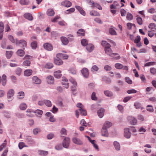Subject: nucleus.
Wrapping results in <instances>:
<instances>
[{"instance_id":"f257e3e1","label":"nucleus","mask_w":156,"mask_h":156,"mask_svg":"<svg viewBox=\"0 0 156 156\" xmlns=\"http://www.w3.org/2000/svg\"><path fill=\"white\" fill-rule=\"evenodd\" d=\"M76 106L77 107L79 108V110L80 114L82 115H87V112L81 103H78L76 105Z\"/></svg>"},{"instance_id":"f03ea898","label":"nucleus","mask_w":156,"mask_h":156,"mask_svg":"<svg viewBox=\"0 0 156 156\" xmlns=\"http://www.w3.org/2000/svg\"><path fill=\"white\" fill-rule=\"evenodd\" d=\"M87 2L91 5V7L92 8L96 7L100 10L102 9L101 6L98 3L94 2L92 0H87Z\"/></svg>"},{"instance_id":"7ed1b4c3","label":"nucleus","mask_w":156,"mask_h":156,"mask_svg":"<svg viewBox=\"0 0 156 156\" xmlns=\"http://www.w3.org/2000/svg\"><path fill=\"white\" fill-rule=\"evenodd\" d=\"M110 44H108V46L105 47L104 50L105 53L108 55L111 56L112 55H117L116 53H112V51L111 48Z\"/></svg>"},{"instance_id":"20e7f679","label":"nucleus","mask_w":156,"mask_h":156,"mask_svg":"<svg viewBox=\"0 0 156 156\" xmlns=\"http://www.w3.org/2000/svg\"><path fill=\"white\" fill-rule=\"evenodd\" d=\"M70 143V139L68 137H65L62 142L63 147L66 148H68Z\"/></svg>"},{"instance_id":"39448f33","label":"nucleus","mask_w":156,"mask_h":156,"mask_svg":"<svg viewBox=\"0 0 156 156\" xmlns=\"http://www.w3.org/2000/svg\"><path fill=\"white\" fill-rule=\"evenodd\" d=\"M16 45L17 46H19L20 44H22V47L23 48H24L25 47H26L27 45V43L26 41L22 39L20 41H18L16 39Z\"/></svg>"},{"instance_id":"423d86ee","label":"nucleus","mask_w":156,"mask_h":156,"mask_svg":"<svg viewBox=\"0 0 156 156\" xmlns=\"http://www.w3.org/2000/svg\"><path fill=\"white\" fill-rule=\"evenodd\" d=\"M61 5L62 6L69 8L72 6V3L68 0H65L61 2Z\"/></svg>"},{"instance_id":"0eeeda50","label":"nucleus","mask_w":156,"mask_h":156,"mask_svg":"<svg viewBox=\"0 0 156 156\" xmlns=\"http://www.w3.org/2000/svg\"><path fill=\"white\" fill-rule=\"evenodd\" d=\"M128 120L132 125H135L136 123V119L134 117L130 116L128 117Z\"/></svg>"},{"instance_id":"6e6552de","label":"nucleus","mask_w":156,"mask_h":156,"mask_svg":"<svg viewBox=\"0 0 156 156\" xmlns=\"http://www.w3.org/2000/svg\"><path fill=\"white\" fill-rule=\"evenodd\" d=\"M81 73L83 76L86 78L88 77L89 72L88 69L86 68H83L81 71Z\"/></svg>"},{"instance_id":"1a4fd4ad","label":"nucleus","mask_w":156,"mask_h":156,"mask_svg":"<svg viewBox=\"0 0 156 156\" xmlns=\"http://www.w3.org/2000/svg\"><path fill=\"white\" fill-rule=\"evenodd\" d=\"M43 46L44 48L48 51H51L53 49L52 46L51 44L48 43H44Z\"/></svg>"},{"instance_id":"9d476101","label":"nucleus","mask_w":156,"mask_h":156,"mask_svg":"<svg viewBox=\"0 0 156 156\" xmlns=\"http://www.w3.org/2000/svg\"><path fill=\"white\" fill-rule=\"evenodd\" d=\"M124 136L126 138L129 139L131 136V133L128 128H126L124 129Z\"/></svg>"},{"instance_id":"9b49d317","label":"nucleus","mask_w":156,"mask_h":156,"mask_svg":"<svg viewBox=\"0 0 156 156\" xmlns=\"http://www.w3.org/2000/svg\"><path fill=\"white\" fill-rule=\"evenodd\" d=\"M62 85L64 86V87L66 88H68L69 87V83H68V80L65 77H63L62 78Z\"/></svg>"},{"instance_id":"f8f14e48","label":"nucleus","mask_w":156,"mask_h":156,"mask_svg":"<svg viewBox=\"0 0 156 156\" xmlns=\"http://www.w3.org/2000/svg\"><path fill=\"white\" fill-rule=\"evenodd\" d=\"M72 140L73 142L75 144L81 145L83 144L82 141L80 139L76 137H74L73 138Z\"/></svg>"},{"instance_id":"ddd939ff","label":"nucleus","mask_w":156,"mask_h":156,"mask_svg":"<svg viewBox=\"0 0 156 156\" xmlns=\"http://www.w3.org/2000/svg\"><path fill=\"white\" fill-rule=\"evenodd\" d=\"M86 48L89 52L92 51L94 49V46L91 44H89L86 46Z\"/></svg>"},{"instance_id":"4468645a","label":"nucleus","mask_w":156,"mask_h":156,"mask_svg":"<svg viewBox=\"0 0 156 156\" xmlns=\"http://www.w3.org/2000/svg\"><path fill=\"white\" fill-rule=\"evenodd\" d=\"M102 135L103 136L108 137V132L107 129L105 127H103L101 130Z\"/></svg>"},{"instance_id":"2eb2a0df","label":"nucleus","mask_w":156,"mask_h":156,"mask_svg":"<svg viewBox=\"0 0 156 156\" xmlns=\"http://www.w3.org/2000/svg\"><path fill=\"white\" fill-rule=\"evenodd\" d=\"M33 82L36 84H40L41 82V80L36 76H34L32 78Z\"/></svg>"},{"instance_id":"dca6fc26","label":"nucleus","mask_w":156,"mask_h":156,"mask_svg":"<svg viewBox=\"0 0 156 156\" xmlns=\"http://www.w3.org/2000/svg\"><path fill=\"white\" fill-rule=\"evenodd\" d=\"M24 17L26 19L30 21H31L33 19V17L32 15L29 13L25 14L24 15Z\"/></svg>"},{"instance_id":"f3484780","label":"nucleus","mask_w":156,"mask_h":156,"mask_svg":"<svg viewBox=\"0 0 156 156\" xmlns=\"http://www.w3.org/2000/svg\"><path fill=\"white\" fill-rule=\"evenodd\" d=\"M114 146L116 150L119 151L120 150V145L119 142L116 141H115L113 143Z\"/></svg>"},{"instance_id":"a211bd4d","label":"nucleus","mask_w":156,"mask_h":156,"mask_svg":"<svg viewBox=\"0 0 156 156\" xmlns=\"http://www.w3.org/2000/svg\"><path fill=\"white\" fill-rule=\"evenodd\" d=\"M105 110L103 108H101L98 111V116L101 118H102L104 114Z\"/></svg>"},{"instance_id":"6ab92c4d","label":"nucleus","mask_w":156,"mask_h":156,"mask_svg":"<svg viewBox=\"0 0 156 156\" xmlns=\"http://www.w3.org/2000/svg\"><path fill=\"white\" fill-rule=\"evenodd\" d=\"M47 81L48 84H52L54 82V78L51 76H49L47 77Z\"/></svg>"},{"instance_id":"aec40b11","label":"nucleus","mask_w":156,"mask_h":156,"mask_svg":"<svg viewBox=\"0 0 156 156\" xmlns=\"http://www.w3.org/2000/svg\"><path fill=\"white\" fill-rule=\"evenodd\" d=\"M14 91L12 89H11L8 91L7 94V97L10 98L14 95Z\"/></svg>"},{"instance_id":"412c9836","label":"nucleus","mask_w":156,"mask_h":156,"mask_svg":"<svg viewBox=\"0 0 156 156\" xmlns=\"http://www.w3.org/2000/svg\"><path fill=\"white\" fill-rule=\"evenodd\" d=\"M61 40L62 43L64 45H67L69 43V40L65 37H61Z\"/></svg>"},{"instance_id":"4be33fe9","label":"nucleus","mask_w":156,"mask_h":156,"mask_svg":"<svg viewBox=\"0 0 156 156\" xmlns=\"http://www.w3.org/2000/svg\"><path fill=\"white\" fill-rule=\"evenodd\" d=\"M2 83L3 86H5L6 83V76L5 74H3L2 76L1 79Z\"/></svg>"},{"instance_id":"5701e85b","label":"nucleus","mask_w":156,"mask_h":156,"mask_svg":"<svg viewBox=\"0 0 156 156\" xmlns=\"http://www.w3.org/2000/svg\"><path fill=\"white\" fill-rule=\"evenodd\" d=\"M33 71L31 69H27L24 72V76H30L32 73Z\"/></svg>"},{"instance_id":"b1692460","label":"nucleus","mask_w":156,"mask_h":156,"mask_svg":"<svg viewBox=\"0 0 156 156\" xmlns=\"http://www.w3.org/2000/svg\"><path fill=\"white\" fill-rule=\"evenodd\" d=\"M61 73V71L59 70L55 72L54 73L55 77L57 78H60L62 76Z\"/></svg>"},{"instance_id":"393cba45","label":"nucleus","mask_w":156,"mask_h":156,"mask_svg":"<svg viewBox=\"0 0 156 156\" xmlns=\"http://www.w3.org/2000/svg\"><path fill=\"white\" fill-rule=\"evenodd\" d=\"M47 15L49 16H53L55 14L53 10L52 9H50L48 10L47 12Z\"/></svg>"},{"instance_id":"a878e982","label":"nucleus","mask_w":156,"mask_h":156,"mask_svg":"<svg viewBox=\"0 0 156 156\" xmlns=\"http://www.w3.org/2000/svg\"><path fill=\"white\" fill-rule=\"evenodd\" d=\"M144 147L147 148H145L144 149V151L146 153H149L151 152V150L150 149H148V148H151V145L147 144L145 145Z\"/></svg>"},{"instance_id":"bb28decb","label":"nucleus","mask_w":156,"mask_h":156,"mask_svg":"<svg viewBox=\"0 0 156 156\" xmlns=\"http://www.w3.org/2000/svg\"><path fill=\"white\" fill-rule=\"evenodd\" d=\"M54 62V63L57 65H60L63 63V61L60 59L55 58Z\"/></svg>"},{"instance_id":"cd10ccee","label":"nucleus","mask_w":156,"mask_h":156,"mask_svg":"<svg viewBox=\"0 0 156 156\" xmlns=\"http://www.w3.org/2000/svg\"><path fill=\"white\" fill-rule=\"evenodd\" d=\"M26 141L29 144H31L33 143V140L30 136H27L26 137L25 139Z\"/></svg>"},{"instance_id":"c85d7f7f","label":"nucleus","mask_w":156,"mask_h":156,"mask_svg":"<svg viewBox=\"0 0 156 156\" xmlns=\"http://www.w3.org/2000/svg\"><path fill=\"white\" fill-rule=\"evenodd\" d=\"M17 54L19 56L23 57L25 54V52L23 50L20 49L17 51Z\"/></svg>"},{"instance_id":"c756f323","label":"nucleus","mask_w":156,"mask_h":156,"mask_svg":"<svg viewBox=\"0 0 156 156\" xmlns=\"http://www.w3.org/2000/svg\"><path fill=\"white\" fill-rule=\"evenodd\" d=\"M77 33L78 35L80 36H84L85 35V31L82 29L79 30Z\"/></svg>"},{"instance_id":"7c9ffc66","label":"nucleus","mask_w":156,"mask_h":156,"mask_svg":"<svg viewBox=\"0 0 156 156\" xmlns=\"http://www.w3.org/2000/svg\"><path fill=\"white\" fill-rule=\"evenodd\" d=\"M24 93L23 92L20 91L18 93L17 97L19 99H21L24 98Z\"/></svg>"},{"instance_id":"2f4dec72","label":"nucleus","mask_w":156,"mask_h":156,"mask_svg":"<svg viewBox=\"0 0 156 156\" xmlns=\"http://www.w3.org/2000/svg\"><path fill=\"white\" fill-rule=\"evenodd\" d=\"M90 15L92 16H100V14L95 11H92L90 12Z\"/></svg>"},{"instance_id":"473e14b6","label":"nucleus","mask_w":156,"mask_h":156,"mask_svg":"<svg viewBox=\"0 0 156 156\" xmlns=\"http://www.w3.org/2000/svg\"><path fill=\"white\" fill-rule=\"evenodd\" d=\"M148 27L153 30H156V25L154 23H150L148 26Z\"/></svg>"},{"instance_id":"72a5a7b5","label":"nucleus","mask_w":156,"mask_h":156,"mask_svg":"<svg viewBox=\"0 0 156 156\" xmlns=\"http://www.w3.org/2000/svg\"><path fill=\"white\" fill-rule=\"evenodd\" d=\"M112 123L106 121L104 124L103 127H105L106 129L109 128L112 126Z\"/></svg>"},{"instance_id":"f704fd0d","label":"nucleus","mask_w":156,"mask_h":156,"mask_svg":"<svg viewBox=\"0 0 156 156\" xmlns=\"http://www.w3.org/2000/svg\"><path fill=\"white\" fill-rule=\"evenodd\" d=\"M81 42L82 45L84 46H86L88 44V41L85 39H82L81 40Z\"/></svg>"},{"instance_id":"c9c22d12","label":"nucleus","mask_w":156,"mask_h":156,"mask_svg":"<svg viewBox=\"0 0 156 156\" xmlns=\"http://www.w3.org/2000/svg\"><path fill=\"white\" fill-rule=\"evenodd\" d=\"M13 52L12 51H6V55L7 58H10L13 54Z\"/></svg>"},{"instance_id":"e433bc0d","label":"nucleus","mask_w":156,"mask_h":156,"mask_svg":"<svg viewBox=\"0 0 156 156\" xmlns=\"http://www.w3.org/2000/svg\"><path fill=\"white\" fill-rule=\"evenodd\" d=\"M27 108V105L25 103H22L20 105V108L22 110H25Z\"/></svg>"},{"instance_id":"4c0bfd02","label":"nucleus","mask_w":156,"mask_h":156,"mask_svg":"<svg viewBox=\"0 0 156 156\" xmlns=\"http://www.w3.org/2000/svg\"><path fill=\"white\" fill-rule=\"evenodd\" d=\"M127 28L129 30L131 29L132 27L135 28L136 27V26L135 24L130 23H127Z\"/></svg>"},{"instance_id":"58836bf2","label":"nucleus","mask_w":156,"mask_h":156,"mask_svg":"<svg viewBox=\"0 0 156 156\" xmlns=\"http://www.w3.org/2000/svg\"><path fill=\"white\" fill-rule=\"evenodd\" d=\"M44 104L48 107H51L52 106L51 102L48 100H44Z\"/></svg>"},{"instance_id":"ea45409f","label":"nucleus","mask_w":156,"mask_h":156,"mask_svg":"<svg viewBox=\"0 0 156 156\" xmlns=\"http://www.w3.org/2000/svg\"><path fill=\"white\" fill-rule=\"evenodd\" d=\"M20 149H22L23 147H27L28 146L25 145V144L23 142H20L18 145Z\"/></svg>"},{"instance_id":"a19ab883","label":"nucleus","mask_w":156,"mask_h":156,"mask_svg":"<svg viewBox=\"0 0 156 156\" xmlns=\"http://www.w3.org/2000/svg\"><path fill=\"white\" fill-rule=\"evenodd\" d=\"M105 94L108 97H111L112 96V93L109 91L105 90L104 91Z\"/></svg>"},{"instance_id":"79ce46f5","label":"nucleus","mask_w":156,"mask_h":156,"mask_svg":"<svg viewBox=\"0 0 156 156\" xmlns=\"http://www.w3.org/2000/svg\"><path fill=\"white\" fill-rule=\"evenodd\" d=\"M38 152L39 154L41 155H46L48 153V152L47 151L42 150H39Z\"/></svg>"},{"instance_id":"37998d69","label":"nucleus","mask_w":156,"mask_h":156,"mask_svg":"<svg viewBox=\"0 0 156 156\" xmlns=\"http://www.w3.org/2000/svg\"><path fill=\"white\" fill-rule=\"evenodd\" d=\"M30 64V61L29 60H26L23 62V64L24 66H29Z\"/></svg>"},{"instance_id":"c03bdc74","label":"nucleus","mask_w":156,"mask_h":156,"mask_svg":"<svg viewBox=\"0 0 156 156\" xmlns=\"http://www.w3.org/2000/svg\"><path fill=\"white\" fill-rule=\"evenodd\" d=\"M37 43L36 41H33L31 43V46L33 49H35L37 47Z\"/></svg>"},{"instance_id":"a18cd8bd","label":"nucleus","mask_w":156,"mask_h":156,"mask_svg":"<svg viewBox=\"0 0 156 156\" xmlns=\"http://www.w3.org/2000/svg\"><path fill=\"white\" fill-rule=\"evenodd\" d=\"M20 3L22 5H26L28 4L29 2L28 0H20Z\"/></svg>"},{"instance_id":"49530a36","label":"nucleus","mask_w":156,"mask_h":156,"mask_svg":"<svg viewBox=\"0 0 156 156\" xmlns=\"http://www.w3.org/2000/svg\"><path fill=\"white\" fill-rule=\"evenodd\" d=\"M109 32L110 34L112 35H116L117 34V33L115 30L112 28H111L109 29Z\"/></svg>"},{"instance_id":"de8ad7c7","label":"nucleus","mask_w":156,"mask_h":156,"mask_svg":"<svg viewBox=\"0 0 156 156\" xmlns=\"http://www.w3.org/2000/svg\"><path fill=\"white\" fill-rule=\"evenodd\" d=\"M69 71L70 73L73 74H75L76 73V70L74 68H70Z\"/></svg>"},{"instance_id":"09e8293b","label":"nucleus","mask_w":156,"mask_h":156,"mask_svg":"<svg viewBox=\"0 0 156 156\" xmlns=\"http://www.w3.org/2000/svg\"><path fill=\"white\" fill-rule=\"evenodd\" d=\"M6 145V140H5L3 143L0 146V151H2Z\"/></svg>"},{"instance_id":"8fccbe9b","label":"nucleus","mask_w":156,"mask_h":156,"mask_svg":"<svg viewBox=\"0 0 156 156\" xmlns=\"http://www.w3.org/2000/svg\"><path fill=\"white\" fill-rule=\"evenodd\" d=\"M115 67L118 69H121L123 67V66L120 63H116L115 65Z\"/></svg>"},{"instance_id":"3c124183","label":"nucleus","mask_w":156,"mask_h":156,"mask_svg":"<svg viewBox=\"0 0 156 156\" xmlns=\"http://www.w3.org/2000/svg\"><path fill=\"white\" fill-rule=\"evenodd\" d=\"M69 81L73 85H74L75 86H77V83L74 79L72 78H70L69 79Z\"/></svg>"},{"instance_id":"603ef678","label":"nucleus","mask_w":156,"mask_h":156,"mask_svg":"<svg viewBox=\"0 0 156 156\" xmlns=\"http://www.w3.org/2000/svg\"><path fill=\"white\" fill-rule=\"evenodd\" d=\"M133 16L132 14H131L130 13L128 12L127 13L126 17L127 20H131L133 19Z\"/></svg>"},{"instance_id":"864d4df0","label":"nucleus","mask_w":156,"mask_h":156,"mask_svg":"<svg viewBox=\"0 0 156 156\" xmlns=\"http://www.w3.org/2000/svg\"><path fill=\"white\" fill-rule=\"evenodd\" d=\"M80 124L82 126L86 127L87 126V123L84 119H82L80 121Z\"/></svg>"},{"instance_id":"5fc2aeb1","label":"nucleus","mask_w":156,"mask_h":156,"mask_svg":"<svg viewBox=\"0 0 156 156\" xmlns=\"http://www.w3.org/2000/svg\"><path fill=\"white\" fill-rule=\"evenodd\" d=\"M125 80L126 83L129 84H132V81L128 77H125Z\"/></svg>"},{"instance_id":"6e6d98bb","label":"nucleus","mask_w":156,"mask_h":156,"mask_svg":"<svg viewBox=\"0 0 156 156\" xmlns=\"http://www.w3.org/2000/svg\"><path fill=\"white\" fill-rule=\"evenodd\" d=\"M22 71V70L21 68H18L16 70V73L17 75L20 76V75Z\"/></svg>"},{"instance_id":"4d7b16f0","label":"nucleus","mask_w":156,"mask_h":156,"mask_svg":"<svg viewBox=\"0 0 156 156\" xmlns=\"http://www.w3.org/2000/svg\"><path fill=\"white\" fill-rule=\"evenodd\" d=\"M75 9L74 8H72L66 10V13L67 14H69L73 12H74Z\"/></svg>"},{"instance_id":"13d9d810","label":"nucleus","mask_w":156,"mask_h":156,"mask_svg":"<svg viewBox=\"0 0 156 156\" xmlns=\"http://www.w3.org/2000/svg\"><path fill=\"white\" fill-rule=\"evenodd\" d=\"M60 133L62 135H66L67 134L66 130L64 128L61 129Z\"/></svg>"},{"instance_id":"bf43d9fd","label":"nucleus","mask_w":156,"mask_h":156,"mask_svg":"<svg viewBox=\"0 0 156 156\" xmlns=\"http://www.w3.org/2000/svg\"><path fill=\"white\" fill-rule=\"evenodd\" d=\"M55 148L56 150H60L62 148V147L61 144H59L56 145L55 146Z\"/></svg>"},{"instance_id":"052dcab7","label":"nucleus","mask_w":156,"mask_h":156,"mask_svg":"<svg viewBox=\"0 0 156 156\" xmlns=\"http://www.w3.org/2000/svg\"><path fill=\"white\" fill-rule=\"evenodd\" d=\"M4 26L2 22H0V32H3Z\"/></svg>"},{"instance_id":"680f3d73","label":"nucleus","mask_w":156,"mask_h":156,"mask_svg":"<svg viewBox=\"0 0 156 156\" xmlns=\"http://www.w3.org/2000/svg\"><path fill=\"white\" fill-rule=\"evenodd\" d=\"M101 45L103 46H104L105 47L106 46H108V44H109L106 41H101Z\"/></svg>"},{"instance_id":"e2e57ef3","label":"nucleus","mask_w":156,"mask_h":156,"mask_svg":"<svg viewBox=\"0 0 156 156\" xmlns=\"http://www.w3.org/2000/svg\"><path fill=\"white\" fill-rule=\"evenodd\" d=\"M53 65L51 63H48L45 66L46 68L48 69H51L53 67Z\"/></svg>"},{"instance_id":"0e129e2a","label":"nucleus","mask_w":156,"mask_h":156,"mask_svg":"<svg viewBox=\"0 0 156 156\" xmlns=\"http://www.w3.org/2000/svg\"><path fill=\"white\" fill-rule=\"evenodd\" d=\"M99 68L96 65H94L92 66L91 68V71H97L98 70Z\"/></svg>"},{"instance_id":"69168bd1","label":"nucleus","mask_w":156,"mask_h":156,"mask_svg":"<svg viewBox=\"0 0 156 156\" xmlns=\"http://www.w3.org/2000/svg\"><path fill=\"white\" fill-rule=\"evenodd\" d=\"M34 112L36 113L37 114L40 115H41L43 114V111L39 109L36 110Z\"/></svg>"},{"instance_id":"338daca9","label":"nucleus","mask_w":156,"mask_h":156,"mask_svg":"<svg viewBox=\"0 0 156 156\" xmlns=\"http://www.w3.org/2000/svg\"><path fill=\"white\" fill-rule=\"evenodd\" d=\"M147 107V110L148 111L152 112L153 111L152 106L150 105H148Z\"/></svg>"},{"instance_id":"774afa93","label":"nucleus","mask_w":156,"mask_h":156,"mask_svg":"<svg viewBox=\"0 0 156 156\" xmlns=\"http://www.w3.org/2000/svg\"><path fill=\"white\" fill-rule=\"evenodd\" d=\"M60 17L59 16H57L54 18H52L51 20V21L52 22H56L57 20L59 19Z\"/></svg>"}]
</instances>
